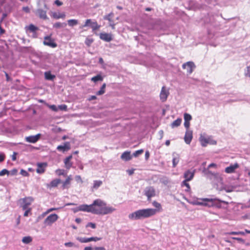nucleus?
Listing matches in <instances>:
<instances>
[{"mask_svg":"<svg viewBox=\"0 0 250 250\" xmlns=\"http://www.w3.org/2000/svg\"><path fill=\"white\" fill-rule=\"evenodd\" d=\"M224 203L227 204V202L220 200L217 198H199L196 200H194L192 202V204L194 205H199L205 207H216L217 208H221V204Z\"/></svg>","mask_w":250,"mask_h":250,"instance_id":"obj_1","label":"nucleus"},{"mask_svg":"<svg viewBox=\"0 0 250 250\" xmlns=\"http://www.w3.org/2000/svg\"><path fill=\"white\" fill-rule=\"evenodd\" d=\"M158 211L155 208L139 209L129 214L128 218L132 220H141L153 216Z\"/></svg>","mask_w":250,"mask_h":250,"instance_id":"obj_2","label":"nucleus"},{"mask_svg":"<svg viewBox=\"0 0 250 250\" xmlns=\"http://www.w3.org/2000/svg\"><path fill=\"white\" fill-rule=\"evenodd\" d=\"M103 205L105 202L100 199L95 200L91 204L92 213L100 215Z\"/></svg>","mask_w":250,"mask_h":250,"instance_id":"obj_3","label":"nucleus"},{"mask_svg":"<svg viewBox=\"0 0 250 250\" xmlns=\"http://www.w3.org/2000/svg\"><path fill=\"white\" fill-rule=\"evenodd\" d=\"M33 200L34 199L32 197H26L20 199L19 202L22 210H25L30 208L29 207L31 205Z\"/></svg>","mask_w":250,"mask_h":250,"instance_id":"obj_4","label":"nucleus"},{"mask_svg":"<svg viewBox=\"0 0 250 250\" xmlns=\"http://www.w3.org/2000/svg\"><path fill=\"white\" fill-rule=\"evenodd\" d=\"M199 141L202 146L205 147L208 144L210 145H216V141L212 139L211 137H205L202 135H201L199 138Z\"/></svg>","mask_w":250,"mask_h":250,"instance_id":"obj_5","label":"nucleus"},{"mask_svg":"<svg viewBox=\"0 0 250 250\" xmlns=\"http://www.w3.org/2000/svg\"><path fill=\"white\" fill-rule=\"evenodd\" d=\"M44 8L45 9V10L41 8H38L36 12V14L38 15L40 18L46 20L48 19V17L46 15V11L49 8L45 3H44Z\"/></svg>","mask_w":250,"mask_h":250,"instance_id":"obj_6","label":"nucleus"},{"mask_svg":"<svg viewBox=\"0 0 250 250\" xmlns=\"http://www.w3.org/2000/svg\"><path fill=\"white\" fill-rule=\"evenodd\" d=\"M58 218L59 216L57 214H51L47 216L44 220V223L47 226H51L53 223L55 222Z\"/></svg>","mask_w":250,"mask_h":250,"instance_id":"obj_7","label":"nucleus"},{"mask_svg":"<svg viewBox=\"0 0 250 250\" xmlns=\"http://www.w3.org/2000/svg\"><path fill=\"white\" fill-rule=\"evenodd\" d=\"M87 26H90L93 31H95L98 30L101 26L96 21H92L91 19H87L85 21V23L83 27H85Z\"/></svg>","mask_w":250,"mask_h":250,"instance_id":"obj_8","label":"nucleus"},{"mask_svg":"<svg viewBox=\"0 0 250 250\" xmlns=\"http://www.w3.org/2000/svg\"><path fill=\"white\" fill-rule=\"evenodd\" d=\"M44 41L43 42L44 45L50 46L52 48H55L57 47V43L54 42V41L51 39L50 36L44 37Z\"/></svg>","mask_w":250,"mask_h":250,"instance_id":"obj_9","label":"nucleus"},{"mask_svg":"<svg viewBox=\"0 0 250 250\" xmlns=\"http://www.w3.org/2000/svg\"><path fill=\"white\" fill-rule=\"evenodd\" d=\"M145 195L147 196V200L149 201L152 197L155 195V191L153 187H148L145 189Z\"/></svg>","mask_w":250,"mask_h":250,"instance_id":"obj_10","label":"nucleus"},{"mask_svg":"<svg viewBox=\"0 0 250 250\" xmlns=\"http://www.w3.org/2000/svg\"><path fill=\"white\" fill-rule=\"evenodd\" d=\"M41 136L42 134L40 133H38L36 135L29 136L25 138V140L28 143H36L40 140Z\"/></svg>","mask_w":250,"mask_h":250,"instance_id":"obj_11","label":"nucleus"},{"mask_svg":"<svg viewBox=\"0 0 250 250\" xmlns=\"http://www.w3.org/2000/svg\"><path fill=\"white\" fill-rule=\"evenodd\" d=\"M183 69H186L188 74H191L193 71V68H195V65L193 62H188L182 65Z\"/></svg>","mask_w":250,"mask_h":250,"instance_id":"obj_12","label":"nucleus"},{"mask_svg":"<svg viewBox=\"0 0 250 250\" xmlns=\"http://www.w3.org/2000/svg\"><path fill=\"white\" fill-rule=\"evenodd\" d=\"M116 209L112 207L107 206L106 204L105 203V205H103L102 209L100 215H106L108 214H110L114 211Z\"/></svg>","mask_w":250,"mask_h":250,"instance_id":"obj_13","label":"nucleus"},{"mask_svg":"<svg viewBox=\"0 0 250 250\" xmlns=\"http://www.w3.org/2000/svg\"><path fill=\"white\" fill-rule=\"evenodd\" d=\"M37 172L39 174H42L44 172L45 168L47 166V164L46 163H38L37 164Z\"/></svg>","mask_w":250,"mask_h":250,"instance_id":"obj_14","label":"nucleus"},{"mask_svg":"<svg viewBox=\"0 0 250 250\" xmlns=\"http://www.w3.org/2000/svg\"><path fill=\"white\" fill-rule=\"evenodd\" d=\"M70 149V143L68 142H66L63 144V145L58 146L57 149L59 151L65 152L69 150Z\"/></svg>","mask_w":250,"mask_h":250,"instance_id":"obj_15","label":"nucleus"},{"mask_svg":"<svg viewBox=\"0 0 250 250\" xmlns=\"http://www.w3.org/2000/svg\"><path fill=\"white\" fill-rule=\"evenodd\" d=\"M71 180V176L69 175L67 176V177L66 178L64 181L61 182L62 183V185L61 187V189H68L70 188Z\"/></svg>","mask_w":250,"mask_h":250,"instance_id":"obj_16","label":"nucleus"},{"mask_svg":"<svg viewBox=\"0 0 250 250\" xmlns=\"http://www.w3.org/2000/svg\"><path fill=\"white\" fill-rule=\"evenodd\" d=\"M192 131L187 130L184 137V140L187 144H190L192 139Z\"/></svg>","mask_w":250,"mask_h":250,"instance_id":"obj_17","label":"nucleus"},{"mask_svg":"<svg viewBox=\"0 0 250 250\" xmlns=\"http://www.w3.org/2000/svg\"><path fill=\"white\" fill-rule=\"evenodd\" d=\"M78 210L92 213L91 204L90 205L86 204L80 205L78 207Z\"/></svg>","mask_w":250,"mask_h":250,"instance_id":"obj_18","label":"nucleus"},{"mask_svg":"<svg viewBox=\"0 0 250 250\" xmlns=\"http://www.w3.org/2000/svg\"><path fill=\"white\" fill-rule=\"evenodd\" d=\"M169 94V92L168 91L166 90L165 89V87L163 86L162 88L160 94V99L162 102H165L167 99V96Z\"/></svg>","mask_w":250,"mask_h":250,"instance_id":"obj_19","label":"nucleus"},{"mask_svg":"<svg viewBox=\"0 0 250 250\" xmlns=\"http://www.w3.org/2000/svg\"><path fill=\"white\" fill-rule=\"evenodd\" d=\"M100 38L105 42H109L112 40V38L111 35L105 33H101L100 34Z\"/></svg>","mask_w":250,"mask_h":250,"instance_id":"obj_20","label":"nucleus"},{"mask_svg":"<svg viewBox=\"0 0 250 250\" xmlns=\"http://www.w3.org/2000/svg\"><path fill=\"white\" fill-rule=\"evenodd\" d=\"M239 167L237 163L231 165L225 168V171L227 173H231L234 172L235 170Z\"/></svg>","mask_w":250,"mask_h":250,"instance_id":"obj_21","label":"nucleus"},{"mask_svg":"<svg viewBox=\"0 0 250 250\" xmlns=\"http://www.w3.org/2000/svg\"><path fill=\"white\" fill-rule=\"evenodd\" d=\"M44 75L45 80L47 81H53L56 78V76L54 74H52L50 71H45Z\"/></svg>","mask_w":250,"mask_h":250,"instance_id":"obj_22","label":"nucleus"},{"mask_svg":"<svg viewBox=\"0 0 250 250\" xmlns=\"http://www.w3.org/2000/svg\"><path fill=\"white\" fill-rule=\"evenodd\" d=\"M194 175V171H191L189 170H187L184 173V178L187 181H190L193 178Z\"/></svg>","mask_w":250,"mask_h":250,"instance_id":"obj_23","label":"nucleus"},{"mask_svg":"<svg viewBox=\"0 0 250 250\" xmlns=\"http://www.w3.org/2000/svg\"><path fill=\"white\" fill-rule=\"evenodd\" d=\"M52 17L55 19H64L65 17V14L64 12L63 13H57L53 12L51 15Z\"/></svg>","mask_w":250,"mask_h":250,"instance_id":"obj_24","label":"nucleus"},{"mask_svg":"<svg viewBox=\"0 0 250 250\" xmlns=\"http://www.w3.org/2000/svg\"><path fill=\"white\" fill-rule=\"evenodd\" d=\"M172 165L173 167H175L179 161V155L176 154L175 152H173L172 153Z\"/></svg>","mask_w":250,"mask_h":250,"instance_id":"obj_25","label":"nucleus"},{"mask_svg":"<svg viewBox=\"0 0 250 250\" xmlns=\"http://www.w3.org/2000/svg\"><path fill=\"white\" fill-rule=\"evenodd\" d=\"M121 158L122 159L127 161L131 159V156L130 155V152L129 151H125L121 155Z\"/></svg>","mask_w":250,"mask_h":250,"instance_id":"obj_26","label":"nucleus"},{"mask_svg":"<svg viewBox=\"0 0 250 250\" xmlns=\"http://www.w3.org/2000/svg\"><path fill=\"white\" fill-rule=\"evenodd\" d=\"M62 182V181L60 179H56L53 180H52L50 184L48 185V187L49 188H55L57 187L58 184L61 183Z\"/></svg>","mask_w":250,"mask_h":250,"instance_id":"obj_27","label":"nucleus"},{"mask_svg":"<svg viewBox=\"0 0 250 250\" xmlns=\"http://www.w3.org/2000/svg\"><path fill=\"white\" fill-rule=\"evenodd\" d=\"M72 155H70L67 157L64 160V163L65 165V167L67 169H69L72 166V164L70 162V161L72 159Z\"/></svg>","mask_w":250,"mask_h":250,"instance_id":"obj_28","label":"nucleus"},{"mask_svg":"<svg viewBox=\"0 0 250 250\" xmlns=\"http://www.w3.org/2000/svg\"><path fill=\"white\" fill-rule=\"evenodd\" d=\"M102 184L103 182L101 180H94L93 181V185L92 187V190L97 189Z\"/></svg>","mask_w":250,"mask_h":250,"instance_id":"obj_29","label":"nucleus"},{"mask_svg":"<svg viewBox=\"0 0 250 250\" xmlns=\"http://www.w3.org/2000/svg\"><path fill=\"white\" fill-rule=\"evenodd\" d=\"M25 28L27 31L28 30L32 33H35L38 30V28L33 24H30L28 26H26Z\"/></svg>","mask_w":250,"mask_h":250,"instance_id":"obj_30","label":"nucleus"},{"mask_svg":"<svg viewBox=\"0 0 250 250\" xmlns=\"http://www.w3.org/2000/svg\"><path fill=\"white\" fill-rule=\"evenodd\" d=\"M66 26V23L65 22H57L55 23L53 25V27L56 29H60L62 28H64Z\"/></svg>","mask_w":250,"mask_h":250,"instance_id":"obj_31","label":"nucleus"},{"mask_svg":"<svg viewBox=\"0 0 250 250\" xmlns=\"http://www.w3.org/2000/svg\"><path fill=\"white\" fill-rule=\"evenodd\" d=\"M182 122V119L180 118H178L174 121H173L171 124V127L173 128L179 126Z\"/></svg>","mask_w":250,"mask_h":250,"instance_id":"obj_32","label":"nucleus"},{"mask_svg":"<svg viewBox=\"0 0 250 250\" xmlns=\"http://www.w3.org/2000/svg\"><path fill=\"white\" fill-rule=\"evenodd\" d=\"M68 24L70 26H74L78 23V21L75 19H71L67 21Z\"/></svg>","mask_w":250,"mask_h":250,"instance_id":"obj_33","label":"nucleus"},{"mask_svg":"<svg viewBox=\"0 0 250 250\" xmlns=\"http://www.w3.org/2000/svg\"><path fill=\"white\" fill-rule=\"evenodd\" d=\"M103 77L101 75H97L91 78V81L96 83L98 81H102Z\"/></svg>","mask_w":250,"mask_h":250,"instance_id":"obj_34","label":"nucleus"},{"mask_svg":"<svg viewBox=\"0 0 250 250\" xmlns=\"http://www.w3.org/2000/svg\"><path fill=\"white\" fill-rule=\"evenodd\" d=\"M106 87V84L105 83H103L102 86H101L100 90L97 92L96 94L97 95H101L105 93V88Z\"/></svg>","mask_w":250,"mask_h":250,"instance_id":"obj_35","label":"nucleus"},{"mask_svg":"<svg viewBox=\"0 0 250 250\" xmlns=\"http://www.w3.org/2000/svg\"><path fill=\"white\" fill-rule=\"evenodd\" d=\"M32 241V238L31 236H25L23 237L22 242L24 244H29Z\"/></svg>","mask_w":250,"mask_h":250,"instance_id":"obj_36","label":"nucleus"},{"mask_svg":"<svg viewBox=\"0 0 250 250\" xmlns=\"http://www.w3.org/2000/svg\"><path fill=\"white\" fill-rule=\"evenodd\" d=\"M76 239L81 243H88L89 242V238L77 237Z\"/></svg>","mask_w":250,"mask_h":250,"instance_id":"obj_37","label":"nucleus"},{"mask_svg":"<svg viewBox=\"0 0 250 250\" xmlns=\"http://www.w3.org/2000/svg\"><path fill=\"white\" fill-rule=\"evenodd\" d=\"M184 118L185 121L189 122L192 119L191 116L188 114L185 113L184 115Z\"/></svg>","mask_w":250,"mask_h":250,"instance_id":"obj_38","label":"nucleus"},{"mask_svg":"<svg viewBox=\"0 0 250 250\" xmlns=\"http://www.w3.org/2000/svg\"><path fill=\"white\" fill-rule=\"evenodd\" d=\"M144 152V150L143 149H140V150H138L136 151H135L133 153V156L135 157H138L139 155L143 153V152Z\"/></svg>","mask_w":250,"mask_h":250,"instance_id":"obj_39","label":"nucleus"},{"mask_svg":"<svg viewBox=\"0 0 250 250\" xmlns=\"http://www.w3.org/2000/svg\"><path fill=\"white\" fill-rule=\"evenodd\" d=\"M5 174H10V171L6 169H3L0 171V176H4Z\"/></svg>","mask_w":250,"mask_h":250,"instance_id":"obj_40","label":"nucleus"},{"mask_svg":"<svg viewBox=\"0 0 250 250\" xmlns=\"http://www.w3.org/2000/svg\"><path fill=\"white\" fill-rule=\"evenodd\" d=\"M187 181H187V180H185L184 181H183L182 183V186L184 185L187 188V189H185L186 191H188L190 189V186L189 184L187 183Z\"/></svg>","mask_w":250,"mask_h":250,"instance_id":"obj_41","label":"nucleus"},{"mask_svg":"<svg viewBox=\"0 0 250 250\" xmlns=\"http://www.w3.org/2000/svg\"><path fill=\"white\" fill-rule=\"evenodd\" d=\"M58 109L62 111H66L67 109V106L65 104H61L58 106Z\"/></svg>","mask_w":250,"mask_h":250,"instance_id":"obj_42","label":"nucleus"},{"mask_svg":"<svg viewBox=\"0 0 250 250\" xmlns=\"http://www.w3.org/2000/svg\"><path fill=\"white\" fill-rule=\"evenodd\" d=\"M56 172L58 175H65L64 170L63 169H58L56 170Z\"/></svg>","mask_w":250,"mask_h":250,"instance_id":"obj_43","label":"nucleus"},{"mask_svg":"<svg viewBox=\"0 0 250 250\" xmlns=\"http://www.w3.org/2000/svg\"><path fill=\"white\" fill-rule=\"evenodd\" d=\"M88 227H91L92 229H94L96 228V226L95 223H92V222H89V223H88L86 225V228H88Z\"/></svg>","mask_w":250,"mask_h":250,"instance_id":"obj_44","label":"nucleus"},{"mask_svg":"<svg viewBox=\"0 0 250 250\" xmlns=\"http://www.w3.org/2000/svg\"><path fill=\"white\" fill-rule=\"evenodd\" d=\"M49 107L54 111H57L58 110V107L54 104L49 105Z\"/></svg>","mask_w":250,"mask_h":250,"instance_id":"obj_45","label":"nucleus"},{"mask_svg":"<svg viewBox=\"0 0 250 250\" xmlns=\"http://www.w3.org/2000/svg\"><path fill=\"white\" fill-rule=\"evenodd\" d=\"M93 42V40L91 39H88L87 38L86 40H85V43L88 45V46H90L91 45V44Z\"/></svg>","mask_w":250,"mask_h":250,"instance_id":"obj_46","label":"nucleus"},{"mask_svg":"<svg viewBox=\"0 0 250 250\" xmlns=\"http://www.w3.org/2000/svg\"><path fill=\"white\" fill-rule=\"evenodd\" d=\"M152 205L153 206L155 207L156 208H158V209H159L160 208H161V204L159 203H158L156 201H154L153 203H152Z\"/></svg>","mask_w":250,"mask_h":250,"instance_id":"obj_47","label":"nucleus"},{"mask_svg":"<svg viewBox=\"0 0 250 250\" xmlns=\"http://www.w3.org/2000/svg\"><path fill=\"white\" fill-rule=\"evenodd\" d=\"M113 15V14L111 13H110L107 15H105L104 17V20H107L108 21H111V19L110 18V16H112Z\"/></svg>","mask_w":250,"mask_h":250,"instance_id":"obj_48","label":"nucleus"},{"mask_svg":"<svg viewBox=\"0 0 250 250\" xmlns=\"http://www.w3.org/2000/svg\"><path fill=\"white\" fill-rule=\"evenodd\" d=\"M64 246L66 247H75V244L72 242H69L65 243Z\"/></svg>","mask_w":250,"mask_h":250,"instance_id":"obj_49","label":"nucleus"},{"mask_svg":"<svg viewBox=\"0 0 250 250\" xmlns=\"http://www.w3.org/2000/svg\"><path fill=\"white\" fill-rule=\"evenodd\" d=\"M101 239V238L100 237H92L90 238H89V242L93 241H99Z\"/></svg>","mask_w":250,"mask_h":250,"instance_id":"obj_50","label":"nucleus"},{"mask_svg":"<svg viewBox=\"0 0 250 250\" xmlns=\"http://www.w3.org/2000/svg\"><path fill=\"white\" fill-rule=\"evenodd\" d=\"M21 174L23 176H28L29 175V173L25 170L22 169L20 172Z\"/></svg>","mask_w":250,"mask_h":250,"instance_id":"obj_51","label":"nucleus"},{"mask_svg":"<svg viewBox=\"0 0 250 250\" xmlns=\"http://www.w3.org/2000/svg\"><path fill=\"white\" fill-rule=\"evenodd\" d=\"M25 212L24 213L23 216L25 217H27L28 216L29 213H31V208H29L25 210Z\"/></svg>","mask_w":250,"mask_h":250,"instance_id":"obj_52","label":"nucleus"},{"mask_svg":"<svg viewBox=\"0 0 250 250\" xmlns=\"http://www.w3.org/2000/svg\"><path fill=\"white\" fill-rule=\"evenodd\" d=\"M18 172V170L16 168H14L10 171V174L11 175H16Z\"/></svg>","mask_w":250,"mask_h":250,"instance_id":"obj_53","label":"nucleus"},{"mask_svg":"<svg viewBox=\"0 0 250 250\" xmlns=\"http://www.w3.org/2000/svg\"><path fill=\"white\" fill-rule=\"evenodd\" d=\"M233 239L237 240L239 242L241 243L244 244L245 243V240L241 238L233 237Z\"/></svg>","mask_w":250,"mask_h":250,"instance_id":"obj_54","label":"nucleus"},{"mask_svg":"<svg viewBox=\"0 0 250 250\" xmlns=\"http://www.w3.org/2000/svg\"><path fill=\"white\" fill-rule=\"evenodd\" d=\"M245 75L250 77V66H248L247 67V70L245 72Z\"/></svg>","mask_w":250,"mask_h":250,"instance_id":"obj_55","label":"nucleus"},{"mask_svg":"<svg viewBox=\"0 0 250 250\" xmlns=\"http://www.w3.org/2000/svg\"><path fill=\"white\" fill-rule=\"evenodd\" d=\"M230 234H232V235H236V234L244 235L245 234V233L243 231H238V232L232 231L230 233Z\"/></svg>","mask_w":250,"mask_h":250,"instance_id":"obj_56","label":"nucleus"},{"mask_svg":"<svg viewBox=\"0 0 250 250\" xmlns=\"http://www.w3.org/2000/svg\"><path fill=\"white\" fill-rule=\"evenodd\" d=\"M190 125L189 122L185 121L184 122V126L186 128L187 130L188 129Z\"/></svg>","mask_w":250,"mask_h":250,"instance_id":"obj_57","label":"nucleus"},{"mask_svg":"<svg viewBox=\"0 0 250 250\" xmlns=\"http://www.w3.org/2000/svg\"><path fill=\"white\" fill-rule=\"evenodd\" d=\"M158 134H159V136H160L159 139L160 140L162 139V138L163 137V136H164V131H163V130H160V131H159Z\"/></svg>","mask_w":250,"mask_h":250,"instance_id":"obj_58","label":"nucleus"},{"mask_svg":"<svg viewBox=\"0 0 250 250\" xmlns=\"http://www.w3.org/2000/svg\"><path fill=\"white\" fill-rule=\"evenodd\" d=\"M22 10L26 13H29L30 12L29 8L28 6L23 7Z\"/></svg>","mask_w":250,"mask_h":250,"instance_id":"obj_59","label":"nucleus"},{"mask_svg":"<svg viewBox=\"0 0 250 250\" xmlns=\"http://www.w3.org/2000/svg\"><path fill=\"white\" fill-rule=\"evenodd\" d=\"M75 179L77 181H80L81 183H83V181L82 180L81 177L80 175H77L75 176Z\"/></svg>","mask_w":250,"mask_h":250,"instance_id":"obj_60","label":"nucleus"},{"mask_svg":"<svg viewBox=\"0 0 250 250\" xmlns=\"http://www.w3.org/2000/svg\"><path fill=\"white\" fill-rule=\"evenodd\" d=\"M93 250H105L104 247H99L93 248Z\"/></svg>","mask_w":250,"mask_h":250,"instance_id":"obj_61","label":"nucleus"},{"mask_svg":"<svg viewBox=\"0 0 250 250\" xmlns=\"http://www.w3.org/2000/svg\"><path fill=\"white\" fill-rule=\"evenodd\" d=\"M54 2L58 6H61L62 5V2L59 0H56Z\"/></svg>","mask_w":250,"mask_h":250,"instance_id":"obj_62","label":"nucleus"},{"mask_svg":"<svg viewBox=\"0 0 250 250\" xmlns=\"http://www.w3.org/2000/svg\"><path fill=\"white\" fill-rule=\"evenodd\" d=\"M17 153L15 152H13V155H12V160L13 161H15L16 160V155Z\"/></svg>","mask_w":250,"mask_h":250,"instance_id":"obj_63","label":"nucleus"},{"mask_svg":"<svg viewBox=\"0 0 250 250\" xmlns=\"http://www.w3.org/2000/svg\"><path fill=\"white\" fill-rule=\"evenodd\" d=\"M127 172L129 175H131L134 173V169H128Z\"/></svg>","mask_w":250,"mask_h":250,"instance_id":"obj_64","label":"nucleus"}]
</instances>
